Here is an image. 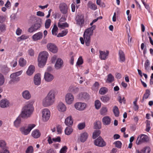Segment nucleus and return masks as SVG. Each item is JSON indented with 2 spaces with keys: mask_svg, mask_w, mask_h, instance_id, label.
<instances>
[{
  "mask_svg": "<svg viewBox=\"0 0 153 153\" xmlns=\"http://www.w3.org/2000/svg\"><path fill=\"white\" fill-rule=\"evenodd\" d=\"M96 28V26L93 25L91 27L88 28L85 30L83 34L84 39L82 37H80L79 39L82 44H84L85 41L86 46H88L90 45L91 36L93 35V30L95 29Z\"/></svg>",
  "mask_w": 153,
  "mask_h": 153,
  "instance_id": "obj_1",
  "label": "nucleus"
},
{
  "mask_svg": "<svg viewBox=\"0 0 153 153\" xmlns=\"http://www.w3.org/2000/svg\"><path fill=\"white\" fill-rule=\"evenodd\" d=\"M55 94L56 91L55 90H51L43 100V105L45 107H48L52 105L55 100Z\"/></svg>",
  "mask_w": 153,
  "mask_h": 153,
  "instance_id": "obj_2",
  "label": "nucleus"
},
{
  "mask_svg": "<svg viewBox=\"0 0 153 153\" xmlns=\"http://www.w3.org/2000/svg\"><path fill=\"white\" fill-rule=\"evenodd\" d=\"M33 108L31 102H28L22 108L20 114L22 118H27L30 117L33 113Z\"/></svg>",
  "mask_w": 153,
  "mask_h": 153,
  "instance_id": "obj_3",
  "label": "nucleus"
},
{
  "mask_svg": "<svg viewBox=\"0 0 153 153\" xmlns=\"http://www.w3.org/2000/svg\"><path fill=\"white\" fill-rule=\"evenodd\" d=\"M48 54L46 51L40 53L38 58V66L42 68L45 65L48 57Z\"/></svg>",
  "mask_w": 153,
  "mask_h": 153,
  "instance_id": "obj_4",
  "label": "nucleus"
},
{
  "mask_svg": "<svg viewBox=\"0 0 153 153\" xmlns=\"http://www.w3.org/2000/svg\"><path fill=\"white\" fill-rule=\"evenodd\" d=\"M22 71H20L17 72L13 73L10 75L11 80L9 81V83L10 84L17 82L20 80V78L18 76L22 74Z\"/></svg>",
  "mask_w": 153,
  "mask_h": 153,
  "instance_id": "obj_5",
  "label": "nucleus"
},
{
  "mask_svg": "<svg viewBox=\"0 0 153 153\" xmlns=\"http://www.w3.org/2000/svg\"><path fill=\"white\" fill-rule=\"evenodd\" d=\"M35 125L34 124H29L27 127L23 126L20 128L22 133L24 135H27L29 134L31 130L34 128Z\"/></svg>",
  "mask_w": 153,
  "mask_h": 153,
  "instance_id": "obj_6",
  "label": "nucleus"
},
{
  "mask_svg": "<svg viewBox=\"0 0 153 153\" xmlns=\"http://www.w3.org/2000/svg\"><path fill=\"white\" fill-rule=\"evenodd\" d=\"M149 140L148 136L144 134H142L139 136L136 141V143L139 145L142 143L146 142Z\"/></svg>",
  "mask_w": 153,
  "mask_h": 153,
  "instance_id": "obj_7",
  "label": "nucleus"
},
{
  "mask_svg": "<svg viewBox=\"0 0 153 153\" xmlns=\"http://www.w3.org/2000/svg\"><path fill=\"white\" fill-rule=\"evenodd\" d=\"M41 26L39 23L36 22L28 29V32L30 33L34 32L40 28Z\"/></svg>",
  "mask_w": 153,
  "mask_h": 153,
  "instance_id": "obj_8",
  "label": "nucleus"
},
{
  "mask_svg": "<svg viewBox=\"0 0 153 153\" xmlns=\"http://www.w3.org/2000/svg\"><path fill=\"white\" fill-rule=\"evenodd\" d=\"M42 119L44 121H48L50 117V112L49 110L47 108L44 109L42 112Z\"/></svg>",
  "mask_w": 153,
  "mask_h": 153,
  "instance_id": "obj_9",
  "label": "nucleus"
},
{
  "mask_svg": "<svg viewBox=\"0 0 153 153\" xmlns=\"http://www.w3.org/2000/svg\"><path fill=\"white\" fill-rule=\"evenodd\" d=\"M94 144L97 146L102 147L105 146L106 143L101 137H100L94 140Z\"/></svg>",
  "mask_w": 153,
  "mask_h": 153,
  "instance_id": "obj_10",
  "label": "nucleus"
},
{
  "mask_svg": "<svg viewBox=\"0 0 153 153\" xmlns=\"http://www.w3.org/2000/svg\"><path fill=\"white\" fill-rule=\"evenodd\" d=\"M76 24L79 26L80 27H82L84 24V17L82 15H78L75 19Z\"/></svg>",
  "mask_w": 153,
  "mask_h": 153,
  "instance_id": "obj_11",
  "label": "nucleus"
},
{
  "mask_svg": "<svg viewBox=\"0 0 153 153\" xmlns=\"http://www.w3.org/2000/svg\"><path fill=\"white\" fill-rule=\"evenodd\" d=\"M65 100L66 103L68 104H71L74 102V96L71 93H68L65 95Z\"/></svg>",
  "mask_w": 153,
  "mask_h": 153,
  "instance_id": "obj_12",
  "label": "nucleus"
},
{
  "mask_svg": "<svg viewBox=\"0 0 153 153\" xmlns=\"http://www.w3.org/2000/svg\"><path fill=\"white\" fill-rule=\"evenodd\" d=\"M60 10L63 14H67L68 12V8L67 4L65 3H61L59 6Z\"/></svg>",
  "mask_w": 153,
  "mask_h": 153,
  "instance_id": "obj_13",
  "label": "nucleus"
},
{
  "mask_svg": "<svg viewBox=\"0 0 153 153\" xmlns=\"http://www.w3.org/2000/svg\"><path fill=\"white\" fill-rule=\"evenodd\" d=\"M47 47L48 49L53 53H55L57 52V48L53 44L49 43L47 45Z\"/></svg>",
  "mask_w": 153,
  "mask_h": 153,
  "instance_id": "obj_14",
  "label": "nucleus"
},
{
  "mask_svg": "<svg viewBox=\"0 0 153 153\" xmlns=\"http://www.w3.org/2000/svg\"><path fill=\"white\" fill-rule=\"evenodd\" d=\"M75 108L77 110L82 111L84 110L86 107V104L85 103L78 102L74 105Z\"/></svg>",
  "mask_w": 153,
  "mask_h": 153,
  "instance_id": "obj_15",
  "label": "nucleus"
},
{
  "mask_svg": "<svg viewBox=\"0 0 153 153\" xmlns=\"http://www.w3.org/2000/svg\"><path fill=\"white\" fill-rule=\"evenodd\" d=\"M88 134L86 132L81 133L78 138V141L84 143L87 140L88 137Z\"/></svg>",
  "mask_w": 153,
  "mask_h": 153,
  "instance_id": "obj_16",
  "label": "nucleus"
},
{
  "mask_svg": "<svg viewBox=\"0 0 153 153\" xmlns=\"http://www.w3.org/2000/svg\"><path fill=\"white\" fill-rule=\"evenodd\" d=\"M44 78L46 81L50 82L54 79V76L52 74L48 72H45V73Z\"/></svg>",
  "mask_w": 153,
  "mask_h": 153,
  "instance_id": "obj_17",
  "label": "nucleus"
},
{
  "mask_svg": "<svg viewBox=\"0 0 153 153\" xmlns=\"http://www.w3.org/2000/svg\"><path fill=\"white\" fill-rule=\"evenodd\" d=\"M79 99L88 100L90 98L89 95L87 93L84 92L80 93L77 96Z\"/></svg>",
  "mask_w": 153,
  "mask_h": 153,
  "instance_id": "obj_18",
  "label": "nucleus"
},
{
  "mask_svg": "<svg viewBox=\"0 0 153 153\" xmlns=\"http://www.w3.org/2000/svg\"><path fill=\"white\" fill-rule=\"evenodd\" d=\"M63 66V62L61 58H58L56 60L55 65V68L56 69H59Z\"/></svg>",
  "mask_w": 153,
  "mask_h": 153,
  "instance_id": "obj_19",
  "label": "nucleus"
},
{
  "mask_svg": "<svg viewBox=\"0 0 153 153\" xmlns=\"http://www.w3.org/2000/svg\"><path fill=\"white\" fill-rule=\"evenodd\" d=\"M10 102L7 99H3L0 101V107L4 108L9 106Z\"/></svg>",
  "mask_w": 153,
  "mask_h": 153,
  "instance_id": "obj_20",
  "label": "nucleus"
},
{
  "mask_svg": "<svg viewBox=\"0 0 153 153\" xmlns=\"http://www.w3.org/2000/svg\"><path fill=\"white\" fill-rule=\"evenodd\" d=\"M99 57L102 60H105L107 58L109 53L108 51H99Z\"/></svg>",
  "mask_w": 153,
  "mask_h": 153,
  "instance_id": "obj_21",
  "label": "nucleus"
},
{
  "mask_svg": "<svg viewBox=\"0 0 153 153\" xmlns=\"http://www.w3.org/2000/svg\"><path fill=\"white\" fill-rule=\"evenodd\" d=\"M22 117L19 114L14 121L13 125L16 128H18L20 126L22 122Z\"/></svg>",
  "mask_w": 153,
  "mask_h": 153,
  "instance_id": "obj_22",
  "label": "nucleus"
},
{
  "mask_svg": "<svg viewBox=\"0 0 153 153\" xmlns=\"http://www.w3.org/2000/svg\"><path fill=\"white\" fill-rule=\"evenodd\" d=\"M43 36V34L42 33L39 32L34 34L32 38L33 40L34 41H36L39 40L42 38Z\"/></svg>",
  "mask_w": 153,
  "mask_h": 153,
  "instance_id": "obj_23",
  "label": "nucleus"
},
{
  "mask_svg": "<svg viewBox=\"0 0 153 153\" xmlns=\"http://www.w3.org/2000/svg\"><path fill=\"white\" fill-rule=\"evenodd\" d=\"M34 82L36 85H39L41 82L40 75L39 74H36L34 77Z\"/></svg>",
  "mask_w": 153,
  "mask_h": 153,
  "instance_id": "obj_24",
  "label": "nucleus"
},
{
  "mask_svg": "<svg viewBox=\"0 0 153 153\" xmlns=\"http://www.w3.org/2000/svg\"><path fill=\"white\" fill-rule=\"evenodd\" d=\"M57 108L58 110L60 112H65L66 110L65 105L62 102H60L58 104Z\"/></svg>",
  "mask_w": 153,
  "mask_h": 153,
  "instance_id": "obj_25",
  "label": "nucleus"
},
{
  "mask_svg": "<svg viewBox=\"0 0 153 153\" xmlns=\"http://www.w3.org/2000/svg\"><path fill=\"white\" fill-rule=\"evenodd\" d=\"M48 141L49 144H51L53 141L54 142H60L61 141V138L60 137H57L56 138H53L51 139L50 136H48Z\"/></svg>",
  "mask_w": 153,
  "mask_h": 153,
  "instance_id": "obj_26",
  "label": "nucleus"
},
{
  "mask_svg": "<svg viewBox=\"0 0 153 153\" xmlns=\"http://www.w3.org/2000/svg\"><path fill=\"white\" fill-rule=\"evenodd\" d=\"M22 94L23 97L26 100H29L31 98V94L29 91L27 90L23 91Z\"/></svg>",
  "mask_w": 153,
  "mask_h": 153,
  "instance_id": "obj_27",
  "label": "nucleus"
},
{
  "mask_svg": "<svg viewBox=\"0 0 153 153\" xmlns=\"http://www.w3.org/2000/svg\"><path fill=\"white\" fill-rule=\"evenodd\" d=\"M119 61L122 62L125 60V56L124 52L121 50L119 51Z\"/></svg>",
  "mask_w": 153,
  "mask_h": 153,
  "instance_id": "obj_28",
  "label": "nucleus"
},
{
  "mask_svg": "<svg viewBox=\"0 0 153 153\" xmlns=\"http://www.w3.org/2000/svg\"><path fill=\"white\" fill-rule=\"evenodd\" d=\"M35 70V67L33 65H30L28 67L26 72L28 76H31L33 74Z\"/></svg>",
  "mask_w": 153,
  "mask_h": 153,
  "instance_id": "obj_29",
  "label": "nucleus"
},
{
  "mask_svg": "<svg viewBox=\"0 0 153 153\" xmlns=\"http://www.w3.org/2000/svg\"><path fill=\"white\" fill-rule=\"evenodd\" d=\"M31 135L33 138H37L40 137L41 133L39 130L35 129L32 132Z\"/></svg>",
  "mask_w": 153,
  "mask_h": 153,
  "instance_id": "obj_30",
  "label": "nucleus"
},
{
  "mask_svg": "<svg viewBox=\"0 0 153 153\" xmlns=\"http://www.w3.org/2000/svg\"><path fill=\"white\" fill-rule=\"evenodd\" d=\"M65 125L68 126L72 125L73 124V122L72 117L71 116L68 117L65 120Z\"/></svg>",
  "mask_w": 153,
  "mask_h": 153,
  "instance_id": "obj_31",
  "label": "nucleus"
},
{
  "mask_svg": "<svg viewBox=\"0 0 153 153\" xmlns=\"http://www.w3.org/2000/svg\"><path fill=\"white\" fill-rule=\"evenodd\" d=\"M102 120L104 124L105 125H108L110 124L111 121V118L108 116L104 117L102 118Z\"/></svg>",
  "mask_w": 153,
  "mask_h": 153,
  "instance_id": "obj_32",
  "label": "nucleus"
},
{
  "mask_svg": "<svg viewBox=\"0 0 153 153\" xmlns=\"http://www.w3.org/2000/svg\"><path fill=\"white\" fill-rule=\"evenodd\" d=\"M88 7L91 10H95L97 8V6L95 4L93 3L92 1H89L87 4Z\"/></svg>",
  "mask_w": 153,
  "mask_h": 153,
  "instance_id": "obj_33",
  "label": "nucleus"
},
{
  "mask_svg": "<svg viewBox=\"0 0 153 153\" xmlns=\"http://www.w3.org/2000/svg\"><path fill=\"white\" fill-rule=\"evenodd\" d=\"M150 94V91L149 89H146V92L143 95V97L141 101V102H143L144 101V99H147Z\"/></svg>",
  "mask_w": 153,
  "mask_h": 153,
  "instance_id": "obj_34",
  "label": "nucleus"
},
{
  "mask_svg": "<svg viewBox=\"0 0 153 153\" xmlns=\"http://www.w3.org/2000/svg\"><path fill=\"white\" fill-rule=\"evenodd\" d=\"M68 90L70 92L73 94L76 93L78 91V88L73 85H71L70 86Z\"/></svg>",
  "mask_w": 153,
  "mask_h": 153,
  "instance_id": "obj_35",
  "label": "nucleus"
},
{
  "mask_svg": "<svg viewBox=\"0 0 153 153\" xmlns=\"http://www.w3.org/2000/svg\"><path fill=\"white\" fill-rule=\"evenodd\" d=\"M110 97L107 96L105 95L102 96L100 98L101 100L103 102H107L110 99Z\"/></svg>",
  "mask_w": 153,
  "mask_h": 153,
  "instance_id": "obj_36",
  "label": "nucleus"
},
{
  "mask_svg": "<svg viewBox=\"0 0 153 153\" xmlns=\"http://www.w3.org/2000/svg\"><path fill=\"white\" fill-rule=\"evenodd\" d=\"M114 80V76L111 74H109L107 76L106 82L108 83H111Z\"/></svg>",
  "mask_w": 153,
  "mask_h": 153,
  "instance_id": "obj_37",
  "label": "nucleus"
},
{
  "mask_svg": "<svg viewBox=\"0 0 153 153\" xmlns=\"http://www.w3.org/2000/svg\"><path fill=\"white\" fill-rule=\"evenodd\" d=\"M0 149H3L5 148H7L6 146V143L3 140H0Z\"/></svg>",
  "mask_w": 153,
  "mask_h": 153,
  "instance_id": "obj_38",
  "label": "nucleus"
},
{
  "mask_svg": "<svg viewBox=\"0 0 153 153\" xmlns=\"http://www.w3.org/2000/svg\"><path fill=\"white\" fill-rule=\"evenodd\" d=\"M58 26L59 28H64L65 27H68L69 26L68 24L66 22L63 23L59 22L58 23Z\"/></svg>",
  "mask_w": 153,
  "mask_h": 153,
  "instance_id": "obj_39",
  "label": "nucleus"
},
{
  "mask_svg": "<svg viewBox=\"0 0 153 153\" xmlns=\"http://www.w3.org/2000/svg\"><path fill=\"white\" fill-rule=\"evenodd\" d=\"M113 113L116 117H118L119 116L120 113L118 108L117 106H115L113 107Z\"/></svg>",
  "mask_w": 153,
  "mask_h": 153,
  "instance_id": "obj_40",
  "label": "nucleus"
},
{
  "mask_svg": "<svg viewBox=\"0 0 153 153\" xmlns=\"http://www.w3.org/2000/svg\"><path fill=\"white\" fill-rule=\"evenodd\" d=\"M28 36L25 34H24L22 35L21 36L18 37L17 39V40L18 42H19L21 41V40H23L27 39H28Z\"/></svg>",
  "mask_w": 153,
  "mask_h": 153,
  "instance_id": "obj_41",
  "label": "nucleus"
},
{
  "mask_svg": "<svg viewBox=\"0 0 153 153\" xmlns=\"http://www.w3.org/2000/svg\"><path fill=\"white\" fill-rule=\"evenodd\" d=\"M72 131V128L70 127H67L65 130V133L67 135H70Z\"/></svg>",
  "mask_w": 153,
  "mask_h": 153,
  "instance_id": "obj_42",
  "label": "nucleus"
},
{
  "mask_svg": "<svg viewBox=\"0 0 153 153\" xmlns=\"http://www.w3.org/2000/svg\"><path fill=\"white\" fill-rule=\"evenodd\" d=\"M108 91V89L105 87H102L101 88L99 91V93L101 95L105 94Z\"/></svg>",
  "mask_w": 153,
  "mask_h": 153,
  "instance_id": "obj_43",
  "label": "nucleus"
},
{
  "mask_svg": "<svg viewBox=\"0 0 153 153\" xmlns=\"http://www.w3.org/2000/svg\"><path fill=\"white\" fill-rule=\"evenodd\" d=\"M68 32L67 30H65L62 31L61 33H59L57 35L58 37H63L65 36Z\"/></svg>",
  "mask_w": 153,
  "mask_h": 153,
  "instance_id": "obj_44",
  "label": "nucleus"
},
{
  "mask_svg": "<svg viewBox=\"0 0 153 153\" xmlns=\"http://www.w3.org/2000/svg\"><path fill=\"white\" fill-rule=\"evenodd\" d=\"M19 63L21 66L23 67L26 65V61L24 58H21L19 59Z\"/></svg>",
  "mask_w": 153,
  "mask_h": 153,
  "instance_id": "obj_45",
  "label": "nucleus"
},
{
  "mask_svg": "<svg viewBox=\"0 0 153 153\" xmlns=\"http://www.w3.org/2000/svg\"><path fill=\"white\" fill-rule=\"evenodd\" d=\"M99 84L98 82H95L94 84L92 87L93 90L95 91H97L98 90L99 88Z\"/></svg>",
  "mask_w": 153,
  "mask_h": 153,
  "instance_id": "obj_46",
  "label": "nucleus"
},
{
  "mask_svg": "<svg viewBox=\"0 0 153 153\" xmlns=\"http://www.w3.org/2000/svg\"><path fill=\"white\" fill-rule=\"evenodd\" d=\"M100 133V131L99 130H97L94 131L93 134V138L95 139L98 137Z\"/></svg>",
  "mask_w": 153,
  "mask_h": 153,
  "instance_id": "obj_47",
  "label": "nucleus"
},
{
  "mask_svg": "<svg viewBox=\"0 0 153 153\" xmlns=\"http://www.w3.org/2000/svg\"><path fill=\"white\" fill-rule=\"evenodd\" d=\"M150 62L147 59L145 62L144 64V67L145 70L147 71H149L150 68Z\"/></svg>",
  "mask_w": 153,
  "mask_h": 153,
  "instance_id": "obj_48",
  "label": "nucleus"
},
{
  "mask_svg": "<svg viewBox=\"0 0 153 153\" xmlns=\"http://www.w3.org/2000/svg\"><path fill=\"white\" fill-rule=\"evenodd\" d=\"M101 106V103L98 100H97L95 102V106L97 109H99Z\"/></svg>",
  "mask_w": 153,
  "mask_h": 153,
  "instance_id": "obj_49",
  "label": "nucleus"
},
{
  "mask_svg": "<svg viewBox=\"0 0 153 153\" xmlns=\"http://www.w3.org/2000/svg\"><path fill=\"white\" fill-rule=\"evenodd\" d=\"M107 112V109L106 107H103L100 110V113L101 115H105Z\"/></svg>",
  "mask_w": 153,
  "mask_h": 153,
  "instance_id": "obj_50",
  "label": "nucleus"
},
{
  "mask_svg": "<svg viewBox=\"0 0 153 153\" xmlns=\"http://www.w3.org/2000/svg\"><path fill=\"white\" fill-rule=\"evenodd\" d=\"M58 27L56 25H54L52 30V33L53 35H56L57 32Z\"/></svg>",
  "mask_w": 153,
  "mask_h": 153,
  "instance_id": "obj_51",
  "label": "nucleus"
},
{
  "mask_svg": "<svg viewBox=\"0 0 153 153\" xmlns=\"http://www.w3.org/2000/svg\"><path fill=\"white\" fill-rule=\"evenodd\" d=\"M51 20L50 19H48L45 21V27L46 28L48 29L49 27L51 25Z\"/></svg>",
  "mask_w": 153,
  "mask_h": 153,
  "instance_id": "obj_52",
  "label": "nucleus"
},
{
  "mask_svg": "<svg viewBox=\"0 0 153 153\" xmlns=\"http://www.w3.org/2000/svg\"><path fill=\"white\" fill-rule=\"evenodd\" d=\"M4 82V76L0 73V86L2 85Z\"/></svg>",
  "mask_w": 153,
  "mask_h": 153,
  "instance_id": "obj_53",
  "label": "nucleus"
},
{
  "mask_svg": "<svg viewBox=\"0 0 153 153\" xmlns=\"http://www.w3.org/2000/svg\"><path fill=\"white\" fill-rule=\"evenodd\" d=\"M85 126V123H79L77 125V127L79 130H81L83 129Z\"/></svg>",
  "mask_w": 153,
  "mask_h": 153,
  "instance_id": "obj_54",
  "label": "nucleus"
},
{
  "mask_svg": "<svg viewBox=\"0 0 153 153\" xmlns=\"http://www.w3.org/2000/svg\"><path fill=\"white\" fill-rule=\"evenodd\" d=\"M150 151V149L149 147H145L141 150V152L144 153H149Z\"/></svg>",
  "mask_w": 153,
  "mask_h": 153,
  "instance_id": "obj_55",
  "label": "nucleus"
},
{
  "mask_svg": "<svg viewBox=\"0 0 153 153\" xmlns=\"http://www.w3.org/2000/svg\"><path fill=\"white\" fill-rule=\"evenodd\" d=\"M94 126L96 128L100 129L101 128V123L100 121H98L95 123Z\"/></svg>",
  "mask_w": 153,
  "mask_h": 153,
  "instance_id": "obj_56",
  "label": "nucleus"
},
{
  "mask_svg": "<svg viewBox=\"0 0 153 153\" xmlns=\"http://www.w3.org/2000/svg\"><path fill=\"white\" fill-rule=\"evenodd\" d=\"M33 152V148L32 146L28 147L26 151V153H32Z\"/></svg>",
  "mask_w": 153,
  "mask_h": 153,
  "instance_id": "obj_57",
  "label": "nucleus"
},
{
  "mask_svg": "<svg viewBox=\"0 0 153 153\" xmlns=\"http://www.w3.org/2000/svg\"><path fill=\"white\" fill-rule=\"evenodd\" d=\"M83 63V60L81 56H80L76 62V65H80L82 64Z\"/></svg>",
  "mask_w": 153,
  "mask_h": 153,
  "instance_id": "obj_58",
  "label": "nucleus"
},
{
  "mask_svg": "<svg viewBox=\"0 0 153 153\" xmlns=\"http://www.w3.org/2000/svg\"><path fill=\"white\" fill-rule=\"evenodd\" d=\"M114 144H115V146L118 148H120L121 147L122 143L120 141H117L114 143Z\"/></svg>",
  "mask_w": 153,
  "mask_h": 153,
  "instance_id": "obj_59",
  "label": "nucleus"
},
{
  "mask_svg": "<svg viewBox=\"0 0 153 153\" xmlns=\"http://www.w3.org/2000/svg\"><path fill=\"white\" fill-rule=\"evenodd\" d=\"M150 122L149 121H148L147 122L146 125V131L147 132H149L150 129Z\"/></svg>",
  "mask_w": 153,
  "mask_h": 153,
  "instance_id": "obj_60",
  "label": "nucleus"
},
{
  "mask_svg": "<svg viewBox=\"0 0 153 153\" xmlns=\"http://www.w3.org/2000/svg\"><path fill=\"white\" fill-rule=\"evenodd\" d=\"M67 149V147L64 146L60 149L59 152L60 153H66Z\"/></svg>",
  "mask_w": 153,
  "mask_h": 153,
  "instance_id": "obj_61",
  "label": "nucleus"
},
{
  "mask_svg": "<svg viewBox=\"0 0 153 153\" xmlns=\"http://www.w3.org/2000/svg\"><path fill=\"white\" fill-rule=\"evenodd\" d=\"M6 26L4 24L0 25V30L1 32H4L6 30Z\"/></svg>",
  "mask_w": 153,
  "mask_h": 153,
  "instance_id": "obj_62",
  "label": "nucleus"
},
{
  "mask_svg": "<svg viewBox=\"0 0 153 153\" xmlns=\"http://www.w3.org/2000/svg\"><path fill=\"white\" fill-rule=\"evenodd\" d=\"M22 30L20 28L18 27L16 31V34L18 36L20 35L22 33Z\"/></svg>",
  "mask_w": 153,
  "mask_h": 153,
  "instance_id": "obj_63",
  "label": "nucleus"
},
{
  "mask_svg": "<svg viewBox=\"0 0 153 153\" xmlns=\"http://www.w3.org/2000/svg\"><path fill=\"white\" fill-rule=\"evenodd\" d=\"M28 54L31 56H33L34 55V51L32 49H29L28 50Z\"/></svg>",
  "mask_w": 153,
  "mask_h": 153,
  "instance_id": "obj_64",
  "label": "nucleus"
}]
</instances>
